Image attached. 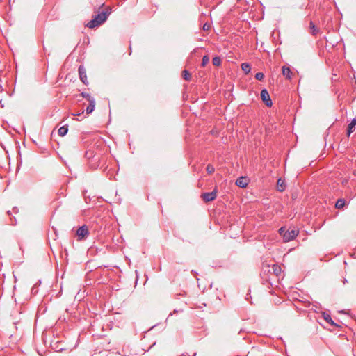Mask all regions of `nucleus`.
Masks as SVG:
<instances>
[{
  "instance_id": "nucleus-11",
  "label": "nucleus",
  "mask_w": 356,
  "mask_h": 356,
  "mask_svg": "<svg viewBox=\"0 0 356 356\" xmlns=\"http://www.w3.org/2000/svg\"><path fill=\"white\" fill-rule=\"evenodd\" d=\"M282 74L284 76L286 77V79L291 80V74L292 72L289 67L284 65L282 67Z\"/></svg>"
},
{
  "instance_id": "nucleus-30",
  "label": "nucleus",
  "mask_w": 356,
  "mask_h": 356,
  "mask_svg": "<svg viewBox=\"0 0 356 356\" xmlns=\"http://www.w3.org/2000/svg\"><path fill=\"white\" fill-rule=\"evenodd\" d=\"M286 232L284 227H282L279 229V234L283 236V234Z\"/></svg>"
},
{
  "instance_id": "nucleus-36",
  "label": "nucleus",
  "mask_w": 356,
  "mask_h": 356,
  "mask_svg": "<svg viewBox=\"0 0 356 356\" xmlns=\"http://www.w3.org/2000/svg\"><path fill=\"white\" fill-rule=\"evenodd\" d=\"M209 29V26H207V25L205 24L203 26V29L204 30H207Z\"/></svg>"
},
{
  "instance_id": "nucleus-1",
  "label": "nucleus",
  "mask_w": 356,
  "mask_h": 356,
  "mask_svg": "<svg viewBox=\"0 0 356 356\" xmlns=\"http://www.w3.org/2000/svg\"><path fill=\"white\" fill-rule=\"evenodd\" d=\"M111 13V10L108 7L106 10H102L93 16L92 19L87 23L86 26L90 29L98 27L106 21Z\"/></svg>"
},
{
  "instance_id": "nucleus-3",
  "label": "nucleus",
  "mask_w": 356,
  "mask_h": 356,
  "mask_svg": "<svg viewBox=\"0 0 356 356\" xmlns=\"http://www.w3.org/2000/svg\"><path fill=\"white\" fill-rule=\"evenodd\" d=\"M89 235L88 228L87 225L80 226L76 230V236L79 241L85 239Z\"/></svg>"
},
{
  "instance_id": "nucleus-10",
  "label": "nucleus",
  "mask_w": 356,
  "mask_h": 356,
  "mask_svg": "<svg viewBox=\"0 0 356 356\" xmlns=\"http://www.w3.org/2000/svg\"><path fill=\"white\" fill-rule=\"evenodd\" d=\"M89 104L88 106L86 107V112L87 114L92 113L95 108V98H90V99L88 101Z\"/></svg>"
},
{
  "instance_id": "nucleus-15",
  "label": "nucleus",
  "mask_w": 356,
  "mask_h": 356,
  "mask_svg": "<svg viewBox=\"0 0 356 356\" xmlns=\"http://www.w3.org/2000/svg\"><path fill=\"white\" fill-rule=\"evenodd\" d=\"M241 67L245 74H249L251 71V66L248 63H241Z\"/></svg>"
},
{
  "instance_id": "nucleus-20",
  "label": "nucleus",
  "mask_w": 356,
  "mask_h": 356,
  "mask_svg": "<svg viewBox=\"0 0 356 356\" xmlns=\"http://www.w3.org/2000/svg\"><path fill=\"white\" fill-rule=\"evenodd\" d=\"M209 61V56L208 55H204L202 58L201 66L205 67Z\"/></svg>"
},
{
  "instance_id": "nucleus-4",
  "label": "nucleus",
  "mask_w": 356,
  "mask_h": 356,
  "mask_svg": "<svg viewBox=\"0 0 356 356\" xmlns=\"http://www.w3.org/2000/svg\"><path fill=\"white\" fill-rule=\"evenodd\" d=\"M261 99L263 101V102L266 104L268 107H271L273 105V102L270 99V97L269 95V93L268 90L266 88H264L261 91Z\"/></svg>"
},
{
  "instance_id": "nucleus-40",
  "label": "nucleus",
  "mask_w": 356,
  "mask_h": 356,
  "mask_svg": "<svg viewBox=\"0 0 356 356\" xmlns=\"http://www.w3.org/2000/svg\"><path fill=\"white\" fill-rule=\"evenodd\" d=\"M354 175H356V170L354 172Z\"/></svg>"
},
{
  "instance_id": "nucleus-7",
  "label": "nucleus",
  "mask_w": 356,
  "mask_h": 356,
  "mask_svg": "<svg viewBox=\"0 0 356 356\" xmlns=\"http://www.w3.org/2000/svg\"><path fill=\"white\" fill-rule=\"evenodd\" d=\"M80 80L85 84L88 85L86 71L83 65H80L78 68Z\"/></svg>"
},
{
  "instance_id": "nucleus-37",
  "label": "nucleus",
  "mask_w": 356,
  "mask_h": 356,
  "mask_svg": "<svg viewBox=\"0 0 356 356\" xmlns=\"http://www.w3.org/2000/svg\"><path fill=\"white\" fill-rule=\"evenodd\" d=\"M348 281L346 278L343 279V283H346Z\"/></svg>"
},
{
  "instance_id": "nucleus-17",
  "label": "nucleus",
  "mask_w": 356,
  "mask_h": 356,
  "mask_svg": "<svg viewBox=\"0 0 356 356\" xmlns=\"http://www.w3.org/2000/svg\"><path fill=\"white\" fill-rule=\"evenodd\" d=\"M273 270V274L276 276L279 275L281 273V267L277 264H273L270 266V270Z\"/></svg>"
},
{
  "instance_id": "nucleus-21",
  "label": "nucleus",
  "mask_w": 356,
  "mask_h": 356,
  "mask_svg": "<svg viewBox=\"0 0 356 356\" xmlns=\"http://www.w3.org/2000/svg\"><path fill=\"white\" fill-rule=\"evenodd\" d=\"M182 76H183V79H185L186 81H189L191 79V74L186 70H184L182 72Z\"/></svg>"
},
{
  "instance_id": "nucleus-32",
  "label": "nucleus",
  "mask_w": 356,
  "mask_h": 356,
  "mask_svg": "<svg viewBox=\"0 0 356 356\" xmlns=\"http://www.w3.org/2000/svg\"><path fill=\"white\" fill-rule=\"evenodd\" d=\"M54 349L56 350V351H57V352H61V351H63V350H64V348H59V346H56V347H54Z\"/></svg>"
},
{
  "instance_id": "nucleus-29",
  "label": "nucleus",
  "mask_w": 356,
  "mask_h": 356,
  "mask_svg": "<svg viewBox=\"0 0 356 356\" xmlns=\"http://www.w3.org/2000/svg\"><path fill=\"white\" fill-rule=\"evenodd\" d=\"M186 295V292L185 291H183L181 293H176L175 298L179 299V296H184Z\"/></svg>"
},
{
  "instance_id": "nucleus-14",
  "label": "nucleus",
  "mask_w": 356,
  "mask_h": 356,
  "mask_svg": "<svg viewBox=\"0 0 356 356\" xmlns=\"http://www.w3.org/2000/svg\"><path fill=\"white\" fill-rule=\"evenodd\" d=\"M346 204V201L343 198H339L336 201L335 207L337 209H343Z\"/></svg>"
},
{
  "instance_id": "nucleus-9",
  "label": "nucleus",
  "mask_w": 356,
  "mask_h": 356,
  "mask_svg": "<svg viewBox=\"0 0 356 356\" xmlns=\"http://www.w3.org/2000/svg\"><path fill=\"white\" fill-rule=\"evenodd\" d=\"M356 126V116L353 118L351 122L348 125L347 129V136L349 137L350 134L355 131Z\"/></svg>"
},
{
  "instance_id": "nucleus-39",
  "label": "nucleus",
  "mask_w": 356,
  "mask_h": 356,
  "mask_svg": "<svg viewBox=\"0 0 356 356\" xmlns=\"http://www.w3.org/2000/svg\"><path fill=\"white\" fill-rule=\"evenodd\" d=\"M7 213H8V215H10V211H7Z\"/></svg>"
},
{
  "instance_id": "nucleus-22",
  "label": "nucleus",
  "mask_w": 356,
  "mask_h": 356,
  "mask_svg": "<svg viewBox=\"0 0 356 356\" xmlns=\"http://www.w3.org/2000/svg\"><path fill=\"white\" fill-rule=\"evenodd\" d=\"M41 281L39 280L38 283L35 284L33 286L31 289V293L32 294H36L38 291V286L40 284Z\"/></svg>"
},
{
  "instance_id": "nucleus-34",
  "label": "nucleus",
  "mask_w": 356,
  "mask_h": 356,
  "mask_svg": "<svg viewBox=\"0 0 356 356\" xmlns=\"http://www.w3.org/2000/svg\"><path fill=\"white\" fill-rule=\"evenodd\" d=\"M311 305H312V304H311V302H310L309 301H306V302H305V306H306V307H309Z\"/></svg>"
},
{
  "instance_id": "nucleus-24",
  "label": "nucleus",
  "mask_w": 356,
  "mask_h": 356,
  "mask_svg": "<svg viewBox=\"0 0 356 356\" xmlns=\"http://www.w3.org/2000/svg\"><path fill=\"white\" fill-rule=\"evenodd\" d=\"M321 308V305L316 302H315L313 305H312V310H313L314 312H316L318 313V309Z\"/></svg>"
},
{
  "instance_id": "nucleus-19",
  "label": "nucleus",
  "mask_w": 356,
  "mask_h": 356,
  "mask_svg": "<svg viewBox=\"0 0 356 356\" xmlns=\"http://www.w3.org/2000/svg\"><path fill=\"white\" fill-rule=\"evenodd\" d=\"M212 63L214 66H220L222 63V59L220 56H216L212 59Z\"/></svg>"
},
{
  "instance_id": "nucleus-5",
  "label": "nucleus",
  "mask_w": 356,
  "mask_h": 356,
  "mask_svg": "<svg viewBox=\"0 0 356 356\" xmlns=\"http://www.w3.org/2000/svg\"><path fill=\"white\" fill-rule=\"evenodd\" d=\"M201 197L205 202H211L217 197V190L214 189L211 192L203 193Z\"/></svg>"
},
{
  "instance_id": "nucleus-12",
  "label": "nucleus",
  "mask_w": 356,
  "mask_h": 356,
  "mask_svg": "<svg viewBox=\"0 0 356 356\" xmlns=\"http://www.w3.org/2000/svg\"><path fill=\"white\" fill-rule=\"evenodd\" d=\"M85 157L88 160L89 162L90 161H93V160H95V159H96L98 156H96V154L94 152V150L88 149L85 152Z\"/></svg>"
},
{
  "instance_id": "nucleus-13",
  "label": "nucleus",
  "mask_w": 356,
  "mask_h": 356,
  "mask_svg": "<svg viewBox=\"0 0 356 356\" xmlns=\"http://www.w3.org/2000/svg\"><path fill=\"white\" fill-rule=\"evenodd\" d=\"M286 188L284 181L282 178H278L277 180V189L280 192H283Z\"/></svg>"
},
{
  "instance_id": "nucleus-18",
  "label": "nucleus",
  "mask_w": 356,
  "mask_h": 356,
  "mask_svg": "<svg viewBox=\"0 0 356 356\" xmlns=\"http://www.w3.org/2000/svg\"><path fill=\"white\" fill-rule=\"evenodd\" d=\"M99 157H97L93 160L88 162L89 166L92 169H97L99 166Z\"/></svg>"
},
{
  "instance_id": "nucleus-6",
  "label": "nucleus",
  "mask_w": 356,
  "mask_h": 356,
  "mask_svg": "<svg viewBox=\"0 0 356 356\" xmlns=\"http://www.w3.org/2000/svg\"><path fill=\"white\" fill-rule=\"evenodd\" d=\"M249 179L246 176H241L236 180V185L241 188H245L247 187L249 183Z\"/></svg>"
},
{
  "instance_id": "nucleus-16",
  "label": "nucleus",
  "mask_w": 356,
  "mask_h": 356,
  "mask_svg": "<svg viewBox=\"0 0 356 356\" xmlns=\"http://www.w3.org/2000/svg\"><path fill=\"white\" fill-rule=\"evenodd\" d=\"M68 132V125L65 124L59 128L58 133L60 136H65Z\"/></svg>"
},
{
  "instance_id": "nucleus-31",
  "label": "nucleus",
  "mask_w": 356,
  "mask_h": 356,
  "mask_svg": "<svg viewBox=\"0 0 356 356\" xmlns=\"http://www.w3.org/2000/svg\"><path fill=\"white\" fill-rule=\"evenodd\" d=\"M183 312V309H179V310L174 309L173 312L170 314V315L172 316V315H174L175 314H178L179 312Z\"/></svg>"
},
{
  "instance_id": "nucleus-33",
  "label": "nucleus",
  "mask_w": 356,
  "mask_h": 356,
  "mask_svg": "<svg viewBox=\"0 0 356 356\" xmlns=\"http://www.w3.org/2000/svg\"><path fill=\"white\" fill-rule=\"evenodd\" d=\"M17 222V220L15 219V218H13V220L11 219V222H10V225H15Z\"/></svg>"
},
{
  "instance_id": "nucleus-27",
  "label": "nucleus",
  "mask_w": 356,
  "mask_h": 356,
  "mask_svg": "<svg viewBox=\"0 0 356 356\" xmlns=\"http://www.w3.org/2000/svg\"><path fill=\"white\" fill-rule=\"evenodd\" d=\"M264 78V74L263 72H257L255 74V79L259 81H262Z\"/></svg>"
},
{
  "instance_id": "nucleus-25",
  "label": "nucleus",
  "mask_w": 356,
  "mask_h": 356,
  "mask_svg": "<svg viewBox=\"0 0 356 356\" xmlns=\"http://www.w3.org/2000/svg\"><path fill=\"white\" fill-rule=\"evenodd\" d=\"M215 171V168L211 164H208L207 166V172L211 175Z\"/></svg>"
},
{
  "instance_id": "nucleus-41",
  "label": "nucleus",
  "mask_w": 356,
  "mask_h": 356,
  "mask_svg": "<svg viewBox=\"0 0 356 356\" xmlns=\"http://www.w3.org/2000/svg\"><path fill=\"white\" fill-rule=\"evenodd\" d=\"M193 356H196V353H194V354H193Z\"/></svg>"
},
{
  "instance_id": "nucleus-28",
  "label": "nucleus",
  "mask_w": 356,
  "mask_h": 356,
  "mask_svg": "<svg viewBox=\"0 0 356 356\" xmlns=\"http://www.w3.org/2000/svg\"><path fill=\"white\" fill-rule=\"evenodd\" d=\"M270 265H263V267H262V273H270Z\"/></svg>"
},
{
  "instance_id": "nucleus-23",
  "label": "nucleus",
  "mask_w": 356,
  "mask_h": 356,
  "mask_svg": "<svg viewBox=\"0 0 356 356\" xmlns=\"http://www.w3.org/2000/svg\"><path fill=\"white\" fill-rule=\"evenodd\" d=\"M309 28L312 30V34L314 35H315L316 34V33L318 31L313 22H310Z\"/></svg>"
},
{
  "instance_id": "nucleus-8",
  "label": "nucleus",
  "mask_w": 356,
  "mask_h": 356,
  "mask_svg": "<svg viewBox=\"0 0 356 356\" xmlns=\"http://www.w3.org/2000/svg\"><path fill=\"white\" fill-rule=\"evenodd\" d=\"M322 316H323V319L327 323H329L330 325H332V326H334V327H340V325L339 324L334 323V321L332 319L330 315L329 314H327V312H322Z\"/></svg>"
},
{
  "instance_id": "nucleus-26",
  "label": "nucleus",
  "mask_w": 356,
  "mask_h": 356,
  "mask_svg": "<svg viewBox=\"0 0 356 356\" xmlns=\"http://www.w3.org/2000/svg\"><path fill=\"white\" fill-rule=\"evenodd\" d=\"M80 96L83 97V98H86L88 101H89L90 99V98H94L89 93L86 92H82L80 94Z\"/></svg>"
},
{
  "instance_id": "nucleus-2",
  "label": "nucleus",
  "mask_w": 356,
  "mask_h": 356,
  "mask_svg": "<svg viewBox=\"0 0 356 356\" xmlns=\"http://www.w3.org/2000/svg\"><path fill=\"white\" fill-rule=\"evenodd\" d=\"M298 233L299 232L298 229H288L283 234V241L284 242H289L293 240Z\"/></svg>"
},
{
  "instance_id": "nucleus-38",
  "label": "nucleus",
  "mask_w": 356,
  "mask_h": 356,
  "mask_svg": "<svg viewBox=\"0 0 356 356\" xmlns=\"http://www.w3.org/2000/svg\"><path fill=\"white\" fill-rule=\"evenodd\" d=\"M192 273H193L195 274H197V273L196 271H194V270H192Z\"/></svg>"
},
{
  "instance_id": "nucleus-35",
  "label": "nucleus",
  "mask_w": 356,
  "mask_h": 356,
  "mask_svg": "<svg viewBox=\"0 0 356 356\" xmlns=\"http://www.w3.org/2000/svg\"><path fill=\"white\" fill-rule=\"evenodd\" d=\"M13 211H14L15 213H18V209H17V207H14V208H13Z\"/></svg>"
}]
</instances>
